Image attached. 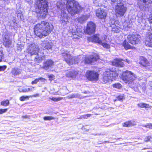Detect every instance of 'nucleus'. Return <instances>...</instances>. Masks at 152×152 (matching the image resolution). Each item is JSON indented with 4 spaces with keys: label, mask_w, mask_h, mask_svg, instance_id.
Instances as JSON below:
<instances>
[{
    "label": "nucleus",
    "mask_w": 152,
    "mask_h": 152,
    "mask_svg": "<svg viewBox=\"0 0 152 152\" xmlns=\"http://www.w3.org/2000/svg\"><path fill=\"white\" fill-rule=\"evenodd\" d=\"M147 39L145 42L146 46L149 47H152V26L151 28V30L148 32Z\"/></svg>",
    "instance_id": "nucleus-17"
},
{
    "label": "nucleus",
    "mask_w": 152,
    "mask_h": 152,
    "mask_svg": "<svg viewBox=\"0 0 152 152\" xmlns=\"http://www.w3.org/2000/svg\"><path fill=\"white\" fill-rule=\"evenodd\" d=\"M140 36L137 34L129 35L127 37L129 43L132 45L138 44L140 39Z\"/></svg>",
    "instance_id": "nucleus-11"
},
{
    "label": "nucleus",
    "mask_w": 152,
    "mask_h": 152,
    "mask_svg": "<svg viewBox=\"0 0 152 152\" xmlns=\"http://www.w3.org/2000/svg\"><path fill=\"white\" fill-rule=\"evenodd\" d=\"M42 46L44 50H49L51 49L52 48L51 44L46 41L44 42L43 43Z\"/></svg>",
    "instance_id": "nucleus-26"
},
{
    "label": "nucleus",
    "mask_w": 152,
    "mask_h": 152,
    "mask_svg": "<svg viewBox=\"0 0 152 152\" xmlns=\"http://www.w3.org/2000/svg\"><path fill=\"white\" fill-rule=\"evenodd\" d=\"M99 75L98 73L94 71H88L86 74V78L90 81H96L99 79Z\"/></svg>",
    "instance_id": "nucleus-9"
},
{
    "label": "nucleus",
    "mask_w": 152,
    "mask_h": 152,
    "mask_svg": "<svg viewBox=\"0 0 152 152\" xmlns=\"http://www.w3.org/2000/svg\"><path fill=\"white\" fill-rule=\"evenodd\" d=\"M115 14L117 17L124 16L126 10V8L121 2H118L115 7Z\"/></svg>",
    "instance_id": "nucleus-8"
},
{
    "label": "nucleus",
    "mask_w": 152,
    "mask_h": 152,
    "mask_svg": "<svg viewBox=\"0 0 152 152\" xmlns=\"http://www.w3.org/2000/svg\"><path fill=\"white\" fill-rule=\"evenodd\" d=\"M7 109H0V114L6 113L7 111Z\"/></svg>",
    "instance_id": "nucleus-41"
},
{
    "label": "nucleus",
    "mask_w": 152,
    "mask_h": 152,
    "mask_svg": "<svg viewBox=\"0 0 152 152\" xmlns=\"http://www.w3.org/2000/svg\"><path fill=\"white\" fill-rule=\"evenodd\" d=\"M63 99L62 97L55 98L52 97L50 98V99L55 102L58 101L62 100Z\"/></svg>",
    "instance_id": "nucleus-34"
},
{
    "label": "nucleus",
    "mask_w": 152,
    "mask_h": 152,
    "mask_svg": "<svg viewBox=\"0 0 152 152\" xmlns=\"http://www.w3.org/2000/svg\"><path fill=\"white\" fill-rule=\"evenodd\" d=\"M122 45L124 47L125 49L126 50L129 49H132L134 48V47L130 45L128 43V42L126 41V40H124L123 42Z\"/></svg>",
    "instance_id": "nucleus-25"
},
{
    "label": "nucleus",
    "mask_w": 152,
    "mask_h": 152,
    "mask_svg": "<svg viewBox=\"0 0 152 152\" xmlns=\"http://www.w3.org/2000/svg\"><path fill=\"white\" fill-rule=\"evenodd\" d=\"M151 138V136H147L144 139V141L145 142H148L150 140Z\"/></svg>",
    "instance_id": "nucleus-44"
},
{
    "label": "nucleus",
    "mask_w": 152,
    "mask_h": 152,
    "mask_svg": "<svg viewBox=\"0 0 152 152\" xmlns=\"http://www.w3.org/2000/svg\"><path fill=\"white\" fill-rule=\"evenodd\" d=\"M22 117L23 118H29V117H28V116L27 115H26L25 116H22Z\"/></svg>",
    "instance_id": "nucleus-56"
},
{
    "label": "nucleus",
    "mask_w": 152,
    "mask_h": 152,
    "mask_svg": "<svg viewBox=\"0 0 152 152\" xmlns=\"http://www.w3.org/2000/svg\"><path fill=\"white\" fill-rule=\"evenodd\" d=\"M39 94H35L34 95H33L32 96V97H39Z\"/></svg>",
    "instance_id": "nucleus-53"
},
{
    "label": "nucleus",
    "mask_w": 152,
    "mask_h": 152,
    "mask_svg": "<svg viewBox=\"0 0 152 152\" xmlns=\"http://www.w3.org/2000/svg\"><path fill=\"white\" fill-rule=\"evenodd\" d=\"M71 75H73L72 76H71V77L74 78L76 77L77 75V73L76 71L74 70L70 71Z\"/></svg>",
    "instance_id": "nucleus-33"
},
{
    "label": "nucleus",
    "mask_w": 152,
    "mask_h": 152,
    "mask_svg": "<svg viewBox=\"0 0 152 152\" xmlns=\"http://www.w3.org/2000/svg\"><path fill=\"white\" fill-rule=\"evenodd\" d=\"M4 41V45L6 47H9L10 46L12 41L10 39L8 35H4L3 39Z\"/></svg>",
    "instance_id": "nucleus-20"
},
{
    "label": "nucleus",
    "mask_w": 152,
    "mask_h": 152,
    "mask_svg": "<svg viewBox=\"0 0 152 152\" xmlns=\"http://www.w3.org/2000/svg\"><path fill=\"white\" fill-rule=\"evenodd\" d=\"M60 3H61V2H58L57 4V5L59 9H61L63 5L61 4H60V5H59V4H60Z\"/></svg>",
    "instance_id": "nucleus-47"
},
{
    "label": "nucleus",
    "mask_w": 152,
    "mask_h": 152,
    "mask_svg": "<svg viewBox=\"0 0 152 152\" xmlns=\"http://www.w3.org/2000/svg\"><path fill=\"white\" fill-rule=\"evenodd\" d=\"M35 11L39 13L40 16L44 17L46 15L48 7V2L46 0H38L36 1Z\"/></svg>",
    "instance_id": "nucleus-2"
},
{
    "label": "nucleus",
    "mask_w": 152,
    "mask_h": 152,
    "mask_svg": "<svg viewBox=\"0 0 152 152\" xmlns=\"http://www.w3.org/2000/svg\"><path fill=\"white\" fill-rule=\"evenodd\" d=\"M95 29V24L92 22H90L88 23L86 32L87 34L90 35L94 33Z\"/></svg>",
    "instance_id": "nucleus-14"
},
{
    "label": "nucleus",
    "mask_w": 152,
    "mask_h": 152,
    "mask_svg": "<svg viewBox=\"0 0 152 152\" xmlns=\"http://www.w3.org/2000/svg\"><path fill=\"white\" fill-rule=\"evenodd\" d=\"M39 48L37 45L32 44L29 45L27 48L28 53L32 55H36L39 52Z\"/></svg>",
    "instance_id": "nucleus-12"
},
{
    "label": "nucleus",
    "mask_w": 152,
    "mask_h": 152,
    "mask_svg": "<svg viewBox=\"0 0 152 152\" xmlns=\"http://www.w3.org/2000/svg\"><path fill=\"white\" fill-rule=\"evenodd\" d=\"M140 63L142 65L144 66H149L150 65V63L148 61L143 57H141Z\"/></svg>",
    "instance_id": "nucleus-22"
},
{
    "label": "nucleus",
    "mask_w": 152,
    "mask_h": 152,
    "mask_svg": "<svg viewBox=\"0 0 152 152\" xmlns=\"http://www.w3.org/2000/svg\"><path fill=\"white\" fill-rule=\"evenodd\" d=\"M113 88H115L118 89H120L121 87V85L120 83H115L113 85Z\"/></svg>",
    "instance_id": "nucleus-35"
},
{
    "label": "nucleus",
    "mask_w": 152,
    "mask_h": 152,
    "mask_svg": "<svg viewBox=\"0 0 152 152\" xmlns=\"http://www.w3.org/2000/svg\"><path fill=\"white\" fill-rule=\"evenodd\" d=\"M54 64V61L52 60H47L43 63L42 68L48 72L50 71L53 67Z\"/></svg>",
    "instance_id": "nucleus-13"
},
{
    "label": "nucleus",
    "mask_w": 152,
    "mask_h": 152,
    "mask_svg": "<svg viewBox=\"0 0 152 152\" xmlns=\"http://www.w3.org/2000/svg\"><path fill=\"white\" fill-rule=\"evenodd\" d=\"M60 19L61 23L63 25H65L68 22L69 17L67 14L65 12V10L62 11Z\"/></svg>",
    "instance_id": "nucleus-16"
},
{
    "label": "nucleus",
    "mask_w": 152,
    "mask_h": 152,
    "mask_svg": "<svg viewBox=\"0 0 152 152\" xmlns=\"http://www.w3.org/2000/svg\"><path fill=\"white\" fill-rule=\"evenodd\" d=\"M89 17V16L88 15H85L77 18V20L79 22L82 23L86 20Z\"/></svg>",
    "instance_id": "nucleus-23"
},
{
    "label": "nucleus",
    "mask_w": 152,
    "mask_h": 152,
    "mask_svg": "<svg viewBox=\"0 0 152 152\" xmlns=\"http://www.w3.org/2000/svg\"><path fill=\"white\" fill-rule=\"evenodd\" d=\"M96 16L100 18H105L107 15V13L103 10L99 8L96 11Z\"/></svg>",
    "instance_id": "nucleus-19"
},
{
    "label": "nucleus",
    "mask_w": 152,
    "mask_h": 152,
    "mask_svg": "<svg viewBox=\"0 0 152 152\" xmlns=\"http://www.w3.org/2000/svg\"><path fill=\"white\" fill-rule=\"evenodd\" d=\"M137 78L136 75L129 71H126L123 72L122 78L124 81L126 83L131 84L132 88H137L138 84L133 82L134 80Z\"/></svg>",
    "instance_id": "nucleus-3"
},
{
    "label": "nucleus",
    "mask_w": 152,
    "mask_h": 152,
    "mask_svg": "<svg viewBox=\"0 0 152 152\" xmlns=\"http://www.w3.org/2000/svg\"><path fill=\"white\" fill-rule=\"evenodd\" d=\"M30 88V91H33L34 89V87H32V88Z\"/></svg>",
    "instance_id": "nucleus-59"
},
{
    "label": "nucleus",
    "mask_w": 152,
    "mask_h": 152,
    "mask_svg": "<svg viewBox=\"0 0 152 152\" xmlns=\"http://www.w3.org/2000/svg\"><path fill=\"white\" fill-rule=\"evenodd\" d=\"M125 61L124 59L116 58L114 59L112 62L113 65L118 67H123L124 66L122 61Z\"/></svg>",
    "instance_id": "nucleus-18"
},
{
    "label": "nucleus",
    "mask_w": 152,
    "mask_h": 152,
    "mask_svg": "<svg viewBox=\"0 0 152 152\" xmlns=\"http://www.w3.org/2000/svg\"><path fill=\"white\" fill-rule=\"evenodd\" d=\"M111 27L112 28V30L116 33L119 32L122 29V28L119 26L115 25H113V26H111Z\"/></svg>",
    "instance_id": "nucleus-27"
},
{
    "label": "nucleus",
    "mask_w": 152,
    "mask_h": 152,
    "mask_svg": "<svg viewBox=\"0 0 152 152\" xmlns=\"http://www.w3.org/2000/svg\"><path fill=\"white\" fill-rule=\"evenodd\" d=\"M68 98L69 99H71L72 98H77L80 99H83L84 97L81 96V95L80 94H74L70 95L68 96Z\"/></svg>",
    "instance_id": "nucleus-28"
},
{
    "label": "nucleus",
    "mask_w": 152,
    "mask_h": 152,
    "mask_svg": "<svg viewBox=\"0 0 152 152\" xmlns=\"http://www.w3.org/2000/svg\"><path fill=\"white\" fill-rule=\"evenodd\" d=\"M123 96H119L118 97H117V99L118 100H122L123 99Z\"/></svg>",
    "instance_id": "nucleus-52"
},
{
    "label": "nucleus",
    "mask_w": 152,
    "mask_h": 152,
    "mask_svg": "<svg viewBox=\"0 0 152 152\" xmlns=\"http://www.w3.org/2000/svg\"><path fill=\"white\" fill-rule=\"evenodd\" d=\"M107 37L104 35L101 36V38L99 37V35H95L94 36L88 38L89 41L95 42L102 45L104 48H110V45L106 42Z\"/></svg>",
    "instance_id": "nucleus-6"
},
{
    "label": "nucleus",
    "mask_w": 152,
    "mask_h": 152,
    "mask_svg": "<svg viewBox=\"0 0 152 152\" xmlns=\"http://www.w3.org/2000/svg\"><path fill=\"white\" fill-rule=\"evenodd\" d=\"M135 122L134 121H129L126 122L123 124V126L125 127H128L132 126L135 125Z\"/></svg>",
    "instance_id": "nucleus-29"
},
{
    "label": "nucleus",
    "mask_w": 152,
    "mask_h": 152,
    "mask_svg": "<svg viewBox=\"0 0 152 152\" xmlns=\"http://www.w3.org/2000/svg\"><path fill=\"white\" fill-rule=\"evenodd\" d=\"M137 3L140 8L142 11H146L148 10V4H152V1L151 0H137Z\"/></svg>",
    "instance_id": "nucleus-10"
},
{
    "label": "nucleus",
    "mask_w": 152,
    "mask_h": 152,
    "mask_svg": "<svg viewBox=\"0 0 152 152\" xmlns=\"http://www.w3.org/2000/svg\"><path fill=\"white\" fill-rule=\"evenodd\" d=\"M7 66H0V71H3L6 68Z\"/></svg>",
    "instance_id": "nucleus-42"
},
{
    "label": "nucleus",
    "mask_w": 152,
    "mask_h": 152,
    "mask_svg": "<svg viewBox=\"0 0 152 152\" xmlns=\"http://www.w3.org/2000/svg\"><path fill=\"white\" fill-rule=\"evenodd\" d=\"M137 105L139 107L142 108L145 107L146 108H148L149 107V106L148 104L145 103H140L138 104Z\"/></svg>",
    "instance_id": "nucleus-30"
},
{
    "label": "nucleus",
    "mask_w": 152,
    "mask_h": 152,
    "mask_svg": "<svg viewBox=\"0 0 152 152\" xmlns=\"http://www.w3.org/2000/svg\"><path fill=\"white\" fill-rule=\"evenodd\" d=\"M61 54L65 61L69 64H75L79 62L78 58L76 57L72 56L68 51H64Z\"/></svg>",
    "instance_id": "nucleus-7"
},
{
    "label": "nucleus",
    "mask_w": 152,
    "mask_h": 152,
    "mask_svg": "<svg viewBox=\"0 0 152 152\" xmlns=\"http://www.w3.org/2000/svg\"><path fill=\"white\" fill-rule=\"evenodd\" d=\"M99 58V56L96 54L94 53L89 57H86L85 59V63L87 64L94 63L95 61H96Z\"/></svg>",
    "instance_id": "nucleus-15"
},
{
    "label": "nucleus",
    "mask_w": 152,
    "mask_h": 152,
    "mask_svg": "<svg viewBox=\"0 0 152 152\" xmlns=\"http://www.w3.org/2000/svg\"><path fill=\"white\" fill-rule=\"evenodd\" d=\"M125 23V24H127ZM129 27V26L127 24L126 26L124 25L123 28L125 30H128V28Z\"/></svg>",
    "instance_id": "nucleus-49"
},
{
    "label": "nucleus",
    "mask_w": 152,
    "mask_h": 152,
    "mask_svg": "<svg viewBox=\"0 0 152 152\" xmlns=\"http://www.w3.org/2000/svg\"><path fill=\"white\" fill-rule=\"evenodd\" d=\"M73 75H71L70 71H68L66 74V76L68 77H71V76H73Z\"/></svg>",
    "instance_id": "nucleus-46"
},
{
    "label": "nucleus",
    "mask_w": 152,
    "mask_h": 152,
    "mask_svg": "<svg viewBox=\"0 0 152 152\" xmlns=\"http://www.w3.org/2000/svg\"><path fill=\"white\" fill-rule=\"evenodd\" d=\"M22 72V70L17 67L12 68L11 71V73L15 76L19 75H20Z\"/></svg>",
    "instance_id": "nucleus-24"
},
{
    "label": "nucleus",
    "mask_w": 152,
    "mask_h": 152,
    "mask_svg": "<svg viewBox=\"0 0 152 152\" xmlns=\"http://www.w3.org/2000/svg\"><path fill=\"white\" fill-rule=\"evenodd\" d=\"M146 128H148L151 129H152V124L149 123L147 124L146 125L143 126Z\"/></svg>",
    "instance_id": "nucleus-39"
},
{
    "label": "nucleus",
    "mask_w": 152,
    "mask_h": 152,
    "mask_svg": "<svg viewBox=\"0 0 152 152\" xmlns=\"http://www.w3.org/2000/svg\"><path fill=\"white\" fill-rule=\"evenodd\" d=\"M66 8L72 16L78 13L82 9V7L75 0H68L67 1Z\"/></svg>",
    "instance_id": "nucleus-4"
},
{
    "label": "nucleus",
    "mask_w": 152,
    "mask_h": 152,
    "mask_svg": "<svg viewBox=\"0 0 152 152\" xmlns=\"http://www.w3.org/2000/svg\"><path fill=\"white\" fill-rule=\"evenodd\" d=\"M43 119L45 121L50 120H53L55 119V118L50 116H45L43 117Z\"/></svg>",
    "instance_id": "nucleus-36"
},
{
    "label": "nucleus",
    "mask_w": 152,
    "mask_h": 152,
    "mask_svg": "<svg viewBox=\"0 0 152 152\" xmlns=\"http://www.w3.org/2000/svg\"><path fill=\"white\" fill-rule=\"evenodd\" d=\"M109 23L110 25V26H113V25H116V24H115V21L114 19H113L110 20L109 21Z\"/></svg>",
    "instance_id": "nucleus-38"
},
{
    "label": "nucleus",
    "mask_w": 152,
    "mask_h": 152,
    "mask_svg": "<svg viewBox=\"0 0 152 152\" xmlns=\"http://www.w3.org/2000/svg\"><path fill=\"white\" fill-rule=\"evenodd\" d=\"M9 102L8 100L3 101L1 102V104L4 106H7L8 105Z\"/></svg>",
    "instance_id": "nucleus-32"
},
{
    "label": "nucleus",
    "mask_w": 152,
    "mask_h": 152,
    "mask_svg": "<svg viewBox=\"0 0 152 152\" xmlns=\"http://www.w3.org/2000/svg\"><path fill=\"white\" fill-rule=\"evenodd\" d=\"M125 60V61L127 62L128 64H130L131 63V61L129 60H128L127 59H124Z\"/></svg>",
    "instance_id": "nucleus-54"
},
{
    "label": "nucleus",
    "mask_w": 152,
    "mask_h": 152,
    "mask_svg": "<svg viewBox=\"0 0 152 152\" xmlns=\"http://www.w3.org/2000/svg\"><path fill=\"white\" fill-rule=\"evenodd\" d=\"M142 23L145 24L146 23V20L145 19H143L142 20Z\"/></svg>",
    "instance_id": "nucleus-55"
},
{
    "label": "nucleus",
    "mask_w": 152,
    "mask_h": 152,
    "mask_svg": "<svg viewBox=\"0 0 152 152\" xmlns=\"http://www.w3.org/2000/svg\"><path fill=\"white\" fill-rule=\"evenodd\" d=\"M118 76L115 68L106 69L103 74V81L104 83H110Z\"/></svg>",
    "instance_id": "nucleus-5"
},
{
    "label": "nucleus",
    "mask_w": 152,
    "mask_h": 152,
    "mask_svg": "<svg viewBox=\"0 0 152 152\" xmlns=\"http://www.w3.org/2000/svg\"><path fill=\"white\" fill-rule=\"evenodd\" d=\"M150 86H151V87H152V86H151V83L150 84Z\"/></svg>",
    "instance_id": "nucleus-61"
},
{
    "label": "nucleus",
    "mask_w": 152,
    "mask_h": 152,
    "mask_svg": "<svg viewBox=\"0 0 152 152\" xmlns=\"http://www.w3.org/2000/svg\"><path fill=\"white\" fill-rule=\"evenodd\" d=\"M88 130H88V129H86V131L87 132V131H88Z\"/></svg>",
    "instance_id": "nucleus-60"
},
{
    "label": "nucleus",
    "mask_w": 152,
    "mask_h": 152,
    "mask_svg": "<svg viewBox=\"0 0 152 152\" xmlns=\"http://www.w3.org/2000/svg\"><path fill=\"white\" fill-rule=\"evenodd\" d=\"M38 82H39V80L38 78H37L35 80L31 82V84L32 85L36 84Z\"/></svg>",
    "instance_id": "nucleus-48"
},
{
    "label": "nucleus",
    "mask_w": 152,
    "mask_h": 152,
    "mask_svg": "<svg viewBox=\"0 0 152 152\" xmlns=\"http://www.w3.org/2000/svg\"><path fill=\"white\" fill-rule=\"evenodd\" d=\"M36 54L37 55L35 57V61L37 63H40L45 59V56L44 53H37Z\"/></svg>",
    "instance_id": "nucleus-21"
},
{
    "label": "nucleus",
    "mask_w": 152,
    "mask_h": 152,
    "mask_svg": "<svg viewBox=\"0 0 152 152\" xmlns=\"http://www.w3.org/2000/svg\"><path fill=\"white\" fill-rule=\"evenodd\" d=\"M83 118V115H82V116H81L79 118H80V119H82Z\"/></svg>",
    "instance_id": "nucleus-58"
},
{
    "label": "nucleus",
    "mask_w": 152,
    "mask_h": 152,
    "mask_svg": "<svg viewBox=\"0 0 152 152\" xmlns=\"http://www.w3.org/2000/svg\"><path fill=\"white\" fill-rule=\"evenodd\" d=\"M28 96H22L20 98V100L21 101H23L28 99Z\"/></svg>",
    "instance_id": "nucleus-37"
},
{
    "label": "nucleus",
    "mask_w": 152,
    "mask_h": 152,
    "mask_svg": "<svg viewBox=\"0 0 152 152\" xmlns=\"http://www.w3.org/2000/svg\"><path fill=\"white\" fill-rule=\"evenodd\" d=\"M91 115V114H86L83 116V118L84 119H87L88 117H90Z\"/></svg>",
    "instance_id": "nucleus-45"
},
{
    "label": "nucleus",
    "mask_w": 152,
    "mask_h": 152,
    "mask_svg": "<svg viewBox=\"0 0 152 152\" xmlns=\"http://www.w3.org/2000/svg\"><path fill=\"white\" fill-rule=\"evenodd\" d=\"M85 126H83L82 128V129L83 130H84L86 129L85 128Z\"/></svg>",
    "instance_id": "nucleus-57"
},
{
    "label": "nucleus",
    "mask_w": 152,
    "mask_h": 152,
    "mask_svg": "<svg viewBox=\"0 0 152 152\" xmlns=\"http://www.w3.org/2000/svg\"><path fill=\"white\" fill-rule=\"evenodd\" d=\"M151 83L152 84V82H151Z\"/></svg>",
    "instance_id": "nucleus-62"
},
{
    "label": "nucleus",
    "mask_w": 152,
    "mask_h": 152,
    "mask_svg": "<svg viewBox=\"0 0 152 152\" xmlns=\"http://www.w3.org/2000/svg\"><path fill=\"white\" fill-rule=\"evenodd\" d=\"M52 30V27L50 26L48 22L45 21L38 23L34 28L35 34L39 38L47 36Z\"/></svg>",
    "instance_id": "nucleus-1"
},
{
    "label": "nucleus",
    "mask_w": 152,
    "mask_h": 152,
    "mask_svg": "<svg viewBox=\"0 0 152 152\" xmlns=\"http://www.w3.org/2000/svg\"><path fill=\"white\" fill-rule=\"evenodd\" d=\"M18 90L20 92H27L30 91V88H20Z\"/></svg>",
    "instance_id": "nucleus-31"
},
{
    "label": "nucleus",
    "mask_w": 152,
    "mask_h": 152,
    "mask_svg": "<svg viewBox=\"0 0 152 152\" xmlns=\"http://www.w3.org/2000/svg\"><path fill=\"white\" fill-rule=\"evenodd\" d=\"M38 79L39 80H39H40L42 82H44L46 80V79L45 78L41 77L38 78Z\"/></svg>",
    "instance_id": "nucleus-50"
},
{
    "label": "nucleus",
    "mask_w": 152,
    "mask_h": 152,
    "mask_svg": "<svg viewBox=\"0 0 152 152\" xmlns=\"http://www.w3.org/2000/svg\"><path fill=\"white\" fill-rule=\"evenodd\" d=\"M72 35H73V36L75 35L76 37H75L76 38H78L77 37H80V36L78 35H80L78 33V32H72Z\"/></svg>",
    "instance_id": "nucleus-40"
},
{
    "label": "nucleus",
    "mask_w": 152,
    "mask_h": 152,
    "mask_svg": "<svg viewBox=\"0 0 152 152\" xmlns=\"http://www.w3.org/2000/svg\"><path fill=\"white\" fill-rule=\"evenodd\" d=\"M48 77L49 78L50 80H53L54 76L52 74H49L48 75Z\"/></svg>",
    "instance_id": "nucleus-43"
},
{
    "label": "nucleus",
    "mask_w": 152,
    "mask_h": 152,
    "mask_svg": "<svg viewBox=\"0 0 152 152\" xmlns=\"http://www.w3.org/2000/svg\"><path fill=\"white\" fill-rule=\"evenodd\" d=\"M3 56V54L2 52L0 51V62L1 61L2 57Z\"/></svg>",
    "instance_id": "nucleus-51"
}]
</instances>
